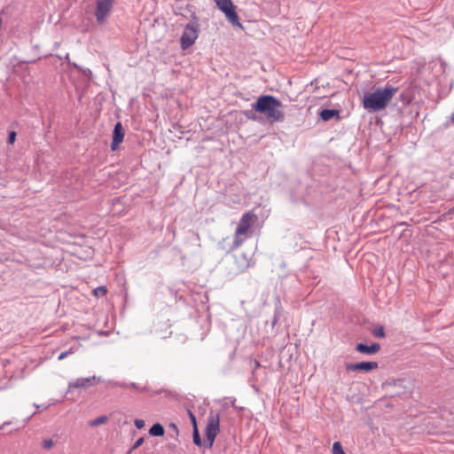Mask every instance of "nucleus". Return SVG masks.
Returning a JSON list of instances; mask_svg holds the SVG:
<instances>
[{
  "label": "nucleus",
  "mask_w": 454,
  "mask_h": 454,
  "mask_svg": "<svg viewBox=\"0 0 454 454\" xmlns=\"http://www.w3.org/2000/svg\"><path fill=\"white\" fill-rule=\"evenodd\" d=\"M15 140H16V132L11 131L9 133V137H8V144L12 145V144H14Z\"/></svg>",
  "instance_id": "aec40b11"
},
{
  "label": "nucleus",
  "mask_w": 454,
  "mask_h": 454,
  "mask_svg": "<svg viewBox=\"0 0 454 454\" xmlns=\"http://www.w3.org/2000/svg\"><path fill=\"white\" fill-rule=\"evenodd\" d=\"M220 432V417L218 414L210 413L207 418L206 437L211 447L215 437Z\"/></svg>",
  "instance_id": "0eeeda50"
},
{
  "label": "nucleus",
  "mask_w": 454,
  "mask_h": 454,
  "mask_svg": "<svg viewBox=\"0 0 454 454\" xmlns=\"http://www.w3.org/2000/svg\"><path fill=\"white\" fill-rule=\"evenodd\" d=\"M379 367L377 362H361L356 364H348L346 365V369L348 371H364V372H371Z\"/></svg>",
  "instance_id": "1a4fd4ad"
},
{
  "label": "nucleus",
  "mask_w": 454,
  "mask_h": 454,
  "mask_svg": "<svg viewBox=\"0 0 454 454\" xmlns=\"http://www.w3.org/2000/svg\"><path fill=\"white\" fill-rule=\"evenodd\" d=\"M164 432L163 427L159 423L154 424L149 430V434L153 436H162Z\"/></svg>",
  "instance_id": "4468645a"
},
{
  "label": "nucleus",
  "mask_w": 454,
  "mask_h": 454,
  "mask_svg": "<svg viewBox=\"0 0 454 454\" xmlns=\"http://www.w3.org/2000/svg\"><path fill=\"white\" fill-rule=\"evenodd\" d=\"M257 221L258 217L253 212L247 211L242 215L234 233L233 247H239L245 239L251 236L252 229Z\"/></svg>",
  "instance_id": "7ed1b4c3"
},
{
  "label": "nucleus",
  "mask_w": 454,
  "mask_h": 454,
  "mask_svg": "<svg viewBox=\"0 0 454 454\" xmlns=\"http://www.w3.org/2000/svg\"><path fill=\"white\" fill-rule=\"evenodd\" d=\"M75 351H76V349H75V348H69L68 350H67L66 352H69V355H71V354L74 353Z\"/></svg>",
  "instance_id": "bb28decb"
},
{
  "label": "nucleus",
  "mask_w": 454,
  "mask_h": 454,
  "mask_svg": "<svg viewBox=\"0 0 454 454\" xmlns=\"http://www.w3.org/2000/svg\"><path fill=\"white\" fill-rule=\"evenodd\" d=\"M397 91L398 89L395 87L386 86L379 88L373 92L365 93L363 98V106L370 112L384 110Z\"/></svg>",
  "instance_id": "f257e3e1"
},
{
  "label": "nucleus",
  "mask_w": 454,
  "mask_h": 454,
  "mask_svg": "<svg viewBox=\"0 0 454 454\" xmlns=\"http://www.w3.org/2000/svg\"><path fill=\"white\" fill-rule=\"evenodd\" d=\"M193 442L196 445L200 446L201 445V440L199 435L198 428L195 427L193 428Z\"/></svg>",
  "instance_id": "6ab92c4d"
},
{
  "label": "nucleus",
  "mask_w": 454,
  "mask_h": 454,
  "mask_svg": "<svg viewBox=\"0 0 454 454\" xmlns=\"http://www.w3.org/2000/svg\"><path fill=\"white\" fill-rule=\"evenodd\" d=\"M332 452H333V454H346L344 452L341 443L340 442H335L333 444Z\"/></svg>",
  "instance_id": "a211bd4d"
},
{
  "label": "nucleus",
  "mask_w": 454,
  "mask_h": 454,
  "mask_svg": "<svg viewBox=\"0 0 454 454\" xmlns=\"http://www.w3.org/2000/svg\"><path fill=\"white\" fill-rule=\"evenodd\" d=\"M372 333L374 337H377V338H384L385 337V329H384V326L380 325V326H378L376 328H374L372 331Z\"/></svg>",
  "instance_id": "dca6fc26"
},
{
  "label": "nucleus",
  "mask_w": 454,
  "mask_h": 454,
  "mask_svg": "<svg viewBox=\"0 0 454 454\" xmlns=\"http://www.w3.org/2000/svg\"><path fill=\"white\" fill-rule=\"evenodd\" d=\"M356 351L363 353V354L373 355V354L378 353L380 350V345L379 343H373V344L368 346V345H365L363 343H358L356 346Z\"/></svg>",
  "instance_id": "9b49d317"
},
{
  "label": "nucleus",
  "mask_w": 454,
  "mask_h": 454,
  "mask_svg": "<svg viewBox=\"0 0 454 454\" xmlns=\"http://www.w3.org/2000/svg\"><path fill=\"white\" fill-rule=\"evenodd\" d=\"M320 118L327 121L335 116H339V111L334 109H324L319 113Z\"/></svg>",
  "instance_id": "ddd939ff"
},
{
  "label": "nucleus",
  "mask_w": 454,
  "mask_h": 454,
  "mask_svg": "<svg viewBox=\"0 0 454 454\" xmlns=\"http://www.w3.org/2000/svg\"><path fill=\"white\" fill-rule=\"evenodd\" d=\"M107 289L106 286H101L93 290V294L96 297H103L106 294Z\"/></svg>",
  "instance_id": "f3484780"
},
{
  "label": "nucleus",
  "mask_w": 454,
  "mask_h": 454,
  "mask_svg": "<svg viewBox=\"0 0 454 454\" xmlns=\"http://www.w3.org/2000/svg\"><path fill=\"white\" fill-rule=\"evenodd\" d=\"M144 441L145 440L143 437H140L139 439H137V442L134 443L132 450H136L138 447H140L143 444Z\"/></svg>",
  "instance_id": "4be33fe9"
},
{
  "label": "nucleus",
  "mask_w": 454,
  "mask_h": 454,
  "mask_svg": "<svg viewBox=\"0 0 454 454\" xmlns=\"http://www.w3.org/2000/svg\"><path fill=\"white\" fill-rule=\"evenodd\" d=\"M107 417L106 416H100L95 419L94 420L90 422V426L91 427H98L99 425L105 424L107 422Z\"/></svg>",
  "instance_id": "2eb2a0df"
},
{
  "label": "nucleus",
  "mask_w": 454,
  "mask_h": 454,
  "mask_svg": "<svg viewBox=\"0 0 454 454\" xmlns=\"http://www.w3.org/2000/svg\"><path fill=\"white\" fill-rule=\"evenodd\" d=\"M69 355V352H62L59 356V360H63L65 359L67 356Z\"/></svg>",
  "instance_id": "393cba45"
},
{
  "label": "nucleus",
  "mask_w": 454,
  "mask_h": 454,
  "mask_svg": "<svg viewBox=\"0 0 454 454\" xmlns=\"http://www.w3.org/2000/svg\"><path fill=\"white\" fill-rule=\"evenodd\" d=\"M37 409H42V406L36 405Z\"/></svg>",
  "instance_id": "c85d7f7f"
},
{
  "label": "nucleus",
  "mask_w": 454,
  "mask_h": 454,
  "mask_svg": "<svg viewBox=\"0 0 454 454\" xmlns=\"http://www.w3.org/2000/svg\"><path fill=\"white\" fill-rule=\"evenodd\" d=\"M53 445V442L51 440H49V441H45L43 442V446L46 448V449H50L51 448Z\"/></svg>",
  "instance_id": "b1692460"
},
{
  "label": "nucleus",
  "mask_w": 454,
  "mask_h": 454,
  "mask_svg": "<svg viewBox=\"0 0 454 454\" xmlns=\"http://www.w3.org/2000/svg\"><path fill=\"white\" fill-rule=\"evenodd\" d=\"M217 7L225 14L227 20L234 27H242L239 16L236 12V7L231 0H215Z\"/></svg>",
  "instance_id": "39448f33"
},
{
  "label": "nucleus",
  "mask_w": 454,
  "mask_h": 454,
  "mask_svg": "<svg viewBox=\"0 0 454 454\" xmlns=\"http://www.w3.org/2000/svg\"><path fill=\"white\" fill-rule=\"evenodd\" d=\"M124 130L121 122H117L114 126L113 141L111 148L113 151L116 150L118 145L123 141Z\"/></svg>",
  "instance_id": "9d476101"
},
{
  "label": "nucleus",
  "mask_w": 454,
  "mask_h": 454,
  "mask_svg": "<svg viewBox=\"0 0 454 454\" xmlns=\"http://www.w3.org/2000/svg\"><path fill=\"white\" fill-rule=\"evenodd\" d=\"M199 35V23L197 20H192L188 23L181 36V48L186 50L191 47L196 41Z\"/></svg>",
  "instance_id": "20e7f679"
},
{
  "label": "nucleus",
  "mask_w": 454,
  "mask_h": 454,
  "mask_svg": "<svg viewBox=\"0 0 454 454\" xmlns=\"http://www.w3.org/2000/svg\"><path fill=\"white\" fill-rule=\"evenodd\" d=\"M235 263L239 273L244 272L250 267V260L244 254L235 257Z\"/></svg>",
  "instance_id": "f8f14e48"
},
{
  "label": "nucleus",
  "mask_w": 454,
  "mask_h": 454,
  "mask_svg": "<svg viewBox=\"0 0 454 454\" xmlns=\"http://www.w3.org/2000/svg\"><path fill=\"white\" fill-rule=\"evenodd\" d=\"M452 121H454V114H453V116H452Z\"/></svg>",
  "instance_id": "c756f323"
},
{
  "label": "nucleus",
  "mask_w": 454,
  "mask_h": 454,
  "mask_svg": "<svg viewBox=\"0 0 454 454\" xmlns=\"http://www.w3.org/2000/svg\"><path fill=\"white\" fill-rule=\"evenodd\" d=\"M119 386H121V387H128V385H126V384H119ZM129 387H130L132 388H137V385L135 383L129 384Z\"/></svg>",
  "instance_id": "a878e982"
},
{
  "label": "nucleus",
  "mask_w": 454,
  "mask_h": 454,
  "mask_svg": "<svg viewBox=\"0 0 454 454\" xmlns=\"http://www.w3.org/2000/svg\"><path fill=\"white\" fill-rule=\"evenodd\" d=\"M114 0H96L95 17L98 24H104L114 7Z\"/></svg>",
  "instance_id": "423d86ee"
},
{
  "label": "nucleus",
  "mask_w": 454,
  "mask_h": 454,
  "mask_svg": "<svg viewBox=\"0 0 454 454\" xmlns=\"http://www.w3.org/2000/svg\"><path fill=\"white\" fill-rule=\"evenodd\" d=\"M134 423L138 429H141L145 427V421L143 419H136Z\"/></svg>",
  "instance_id": "412c9836"
},
{
  "label": "nucleus",
  "mask_w": 454,
  "mask_h": 454,
  "mask_svg": "<svg viewBox=\"0 0 454 454\" xmlns=\"http://www.w3.org/2000/svg\"><path fill=\"white\" fill-rule=\"evenodd\" d=\"M37 409H42V406L36 405Z\"/></svg>",
  "instance_id": "cd10ccee"
},
{
  "label": "nucleus",
  "mask_w": 454,
  "mask_h": 454,
  "mask_svg": "<svg viewBox=\"0 0 454 454\" xmlns=\"http://www.w3.org/2000/svg\"><path fill=\"white\" fill-rule=\"evenodd\" d=\"M96 384V377L78 378L68 384V391L75 388H87Z\"/></svg>",
  "instance_id": "6e6552de"
},
{
  "label": "nucleus",
  "mask_w": 454,
  "mask_h": 454,
  "mask_svg": "<svg viewBox=\"0 0 454 454\" xmlns=\"http://www.w3.org/2000/svg\"><path fill=\"white\" fill-rule=\"evenodd\" d=\"M189 416H190V419H191V420L192 422L193 428H194L195 427H197L196 418H195L194 414L191 411H189Z\"/></svg>",
  "instance_id": "5701e85b"
},
{
  "label": "nucleus",
  "mask_w": 454,
  "mask_h": 454,
  "mask_svg": "<svg viewBox=\"0 0 454 454\" xmlns=\"http://www.w3.org/2000/svg\"><path fill=\"white\" fill-rule=\"evenodd\" d=\"M281 108V102L271 95L260 96L253 104V109L263 114L270 122L284 120V113Z\"/></svg>",
  "instance_id": "f03ea898"
}]
</instances>
